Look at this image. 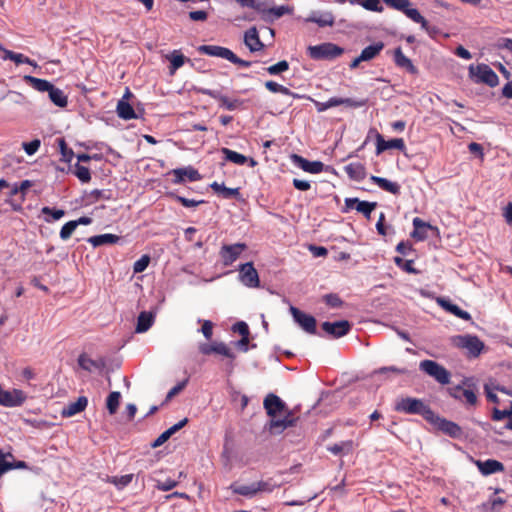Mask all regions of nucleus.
<instances>
[{"label":"nucleus","instance_id":"nucleus-1","mask_svg":"<svg viewBox=\"0 0 512 512\" xmlns=\"http://www.w3.org/2000/svg\"><path fill=\"white\" fill-rule=\"evenodd\" d=\"M263 405L267 415L272 418L268 425V430L272 434H280L286 428L295 425L297 418H294L290 411L283 419H275L277 414L287 409L286 404L277 395L273 393L268 394L264 399Z\"/></svg>","mask_w":512,"mask_h":512},{"label":"nucleus","instance_id":"nucleus-2","mask_svg":"<svg viewBox=\"0 0 512 512\" xmlns=\"http://www.w3.org/2000/svg\"><path fill=\"white\" fill-rule=\"evenodd\" d=\"M23 80L26 84L31 86L33 89H35L38 92H47L50 101L60 107L64 108L68 104V98L65 95V93L54 86L51 82L45 79H40L31 75H25L23 77Z\"/></svg>","mask_w":512,"mask_h":512},{"label":"nucleus","instance_id":"nucleus-3","mask_svg":"<svg viewBox=\"0 0 512 512\" xmlns=\"http://www.w3.org/2000/svg\"><path fill=\"white\" fill-rule=\"evenodd\" d=\"M394 409L397 412L421 415L428 422L434 417V411L424 401L417 398H401L396 402Z\"/></svg>","mask_w":512,"mask_h":512},{"label":"nucleus","instance_id":"nucleus-4","mask_svg":"<svg viewBox=\"0 0 512 512\" xmlns=\"http://www.w3.org/2000/svg\"><path fill=\"white\" fill-rule=\"evenodd\" d=\"M343 53L344 49L342 47L331 42H325L307 48V54L314 60H333L340 57Z\"/></svg>","mask_w":512,"mask_h":512},{"label":"nucleus","instance_id":"nucleus-5","mask_svg":"<svg viewBox=\"0 0 512 512\" xmlns=\"http://www.w3.org/2000/svg\"><path fill=\"white\" fill-rule=\"evenodd\" d=\"M419 368L442 385L450 382V372L436 361L428 359L423 360L420 362Z\"/></svg>","mask_w":512,"mask_h":512},{"label":"nucleus","instance_id":"nucleus-6","mask_svg":"<svg viewBox=\"0 0 512 512\" xmlns=\"http://www.w3.org/2000/svg\"><path fill=\"white\" fill-rule=\"evenodd\" d=\"M27 399V395L20 389L4 390L0 384V405L4 407H19Z\"/></svg>","mask_w":512,"mask_h":512},{"label":"nucleus","instance_id":"nucleus-7","mask_svg":"<svg viewBox=\"0 0 512 512\" xmlns=\"http://www.w3.org/2000/svg\"><path fill=\"white\" fill-rule=\"evenodd\" d=\"M246 249L247 245L245 243L223 245L219 252L223 265L230 266L233 264Z\"/></svg>","mask_w":512,"mask_h":512},{"label":"nucleus","instance_id":"nucleus-8","mask_svg":"<svg viewBox=\"0 0 512 512\" xmlns=\"http://www.w3.org/2000/svg\"><path fill=\"white\" fill-rule=\"evenodd\" d=\"M429 422L434 424L444 434L452 438L458 439L463 434L462 428L457 423L447 420L445 418H441L435 413L434 417L432 418V420H429Z\"/></svg>","mask_w":512,"mask_h":512},{"label":"nucleus","instance_id":"nucleus-9","mask_svg":"<svg viewBox=\"0 0 512 512\" xmlns=\"http://www.w3.org/2000/svg\"><path fill=\"white\" fill-rule=\"evenodd\" d=\"M239 279L247 287L256 288L260 285L257 270L252 262L241 264L239 267Z\"/></svg>","mask_w":512,"mask_h":512},{"label":"nucleus","instance_id":"nucleus-10","mask_svg":"<svg viewBox=\"0 0 512 512\" xmlns=\"http://www.w3.org/2000/svg\"><path fill=\"white\" fill-rule=\"evenodd\" d=\"M321 328L331 337L340 338L350 332L352 325L348 320H340L336 322L326 321L321 324Z\"/></svg>","mask_w":512,"mask_h":512},{"label":"nucleus","instance_id":"nucleus-11","mask_svg":"<svg viewBox=\"0 0 512 512\" xmlns=\"http://www.w3.org/2000/svg\"><path fill=\"white\" fill-rule=\"evenodd\" d=\"M290 312L294 321L298 323L304 331L309 334H316V319L313 316L302 312L294 306L290 307Z\"/></svg>","mask_w":512,"mask_h":512},{"label":"nucleus","instance_id":"nucleus-12","mask_svg":"<svg viewBox=\"0 0 512 512\" xmlns=\"http://www.w3.org/2000/svg\"><path fill=\"white\" fill-rule=\"evenodd\" d=\"M345 206L347 209H355L357 212L362 213L366 219L371 218V213L375 210L377 203L362 201L358 198H346Z\"/></svg>","mask_w":512,"mask_h":512},{"label":"nucleus","instance_id":"nucleus-13","mask_svg":"<svg viewBox=\"0 0 512 512\" xmlns=\"http://www.w3.org/2000/svg\"><path fill=\"white\" fill-rule=\"evenodd\" d=\"M202 94L207 95L215 100H217L220 103L221 107H224L225 109L229 111H233L237 109L241 104L242 101L239 99H230L225 95H222L219 91L211 90V89H201L200 90Z\"/></svg>","mask_w":512,"mask_h":512},{"label":"nucleus","instance_id":"nucleus-14","mask_svg":"<svg viewBox=\"0 0 512 512\" xmlns=\"http://www.w3.org/2000/svg\"><path fill=\"white\" fill-rule=\"evenodd\" d=\"M170 174L174 176L173 183L181 184L185 182V180H189L190 182L199 181L201 179V175L195 168L189 166L185 168H177L173 169Z\"/></svg>","mask_w":512,"mask_h":512},{"label":"nucleus","instance_id":"nucleus-15","mask_svg":"<svg viewBox=\"0 0 512 512\" xmlns=\"http://www.w3.org/2000/svg\"><path fill=\"white\" fill-rule=\"evenodd\" d=\"M475 75L479 82L485 83L490 87H495L499 83L497 74L487 64H479L476 67Z\"/></svg>","mask_w":512,"mask_h":512},{"label":"nucleus","instance_id":"nucleus-16","mask_svg":"<svg viewBox=\"0 0 512 512\" xmlns=\"http://www.w3.org/2000/svg\"><path fill=\"white\" fill-rule=\"evenodd\" d=\"M460 346L467 349L470 356L477 357L482 352L484 343L477 336L466 335L460 337Z\"/></svg>","mask_w":512,"mask_h":512},{"label":"nucleus","instance_id":"nucleus-17","mask_svg":"<svg viewBox=\"0 0 512 512\" xmlns=\"http://www.w3.org/2000/svg\"><path fill=\"white\" fill-rule=\"evenodd\" d=\"M291 159L294 164L299 166L305 172L318 174L324 170V164L321 161H309L297 154H293Z\"/></svg>","mask_w":512,"mask_h":512},{"label":"nucleus","instance_id":"nucleus-18","mask_svg":"<svg viewBox=\"0 0 512 512\" xmlns=\"http://www.w3.org/2000/svg\"><path fill=\"white\" fill-rule=\"evenodd\" d=\"M406 148L404 140L402 138H394L386 141L382 135L377 134L376 136V153L377 155L381 154L385 150L388 149H397L399 151H404Z\"/></svg>","mask_w":512,"mask_h":512},{"label":"nucleus","instance_id":"nucleus-19","mask_svg":"<svg viewBox=\"0 0 512 512\" xmlns=\"http://www.w3.org/2000/svg\"><path fill=\"white\" fill-rule=\"evenodd\" d=\"M474 464L477 466L480 473L484 476L504 472L505 470L503 463L495 459H487L485 461L475 460Z\"/></svg>","mask_w":512,"mask_h":512},{"label":"nucleus","instance_id":"nucleus-20","mask_svg":"<svg viewBox=\"0 0 512 512\" xmlns=\"http://www.w3.org/2000/svg\"><path fill=\"white\" fill-rule=\"evenodd\" d=\"M450 395L462 402L469 405H475L477 403V395L473 390L464 389L461 386H456L450 389Z\"/></svg>","mask_w":512,"mask_h":512},{"label":"nucleus","instance_id":"nucleus-21","mask_svg":"<svg viewBox=\"0 0 512 512\" xmlns=\"http://www.w3.org/2000/svg\"><path fill=\"white\" fill-rule=\"evenodd\" d=\"M198 51L208 56L220 57L226 60H229L232 54V50L217 45H202L198 48Z\"/></svg>","mask_w":512,"mask_h":512},{"label":"nucleus","instance_id":"nucleus-22","mask_svg":"<svg viewBox=\"0 0 512 512\" xmlns=\"http://www.w3.org/2000/svg\"><path fill=\"white\" fill-rule=\"evenodd\" d=\"M0 52L3 53V55L1 56L2 60H11V61L15 62L17 65L29 64L34 67L37 66V64L34 60L30 59L29 57L25 56L22 53H16L11 50H8V49L4 48L2 45H0Z\"/></svg>","mask_w":512,"mask_h":512},{"label":"nucleus","instance_id":"nucleus-23","mask_svg":"<svg viewBox=\"0 0 512 512\" xmlns=\"http://www.w3.org/2000/svg\"><path fill=\"white\" fill-rule=\"evenodd\" d=\"M244 43L251 52L260 51L264 47V44L260 40L258 31L255 27H252L245 32Z\"/></svg>","mask_w":512,"mask_h":512},{"label":"nucleus","instance_id":"nucleus-24","mask_svg":"<svg viewBox=\"0 0 512 512\" xmlns=\"http://www.w3.org/2000/svg\"><path fill=\"white\" fill-rule=\"evenodd\" d=\"M88 405V399L85 396H80L75 402L68 403L62 410L63 417H72L82 411Z\"/></svg>","mask_w":512,"mask_h":512},{"label":"nucleus","instance_id":"nucleus-25","mask_svg":"<svg viewBox=\"0 0 512 512\" xmlns=\"http://www.w3.org/2000/svg\"><path fill=\"white\" fill-rule=\"evenodd\" d=\"M394 62L396 66L405 69L407 72L411 74L415 75L418 73L417 67L412 63V61L408 57L404 55L400 47L394 50Z\"/></svg>","mask_w":512,"mask_h":512},{"label":"nucleus","instance_id":"nucleus-26","mask_svg":"<svg viewBox=\"0 0 512 512\" xmlns=\"http://www.w3.org/2000/svg\"><path fill=\"white\" fill-rule=\"evenodd\" d=\"M370 181L376 184L382 190L393 195H399L401 192V186L397 182H392L386 178L371 175Z\"/></svg>","mask_w":512,"mask_h":512},{"label":"nucleus","instance_id":"nucleus-27","mask_svg":"<svg viewBox=\"0 0 512 512\" xmlns=\"http://www.w3.org/2000/svg\"><path fill=\"white\" fill-rule=\"evenodd\" d=\"M344 170L351 180L360 182L366 178V168L362 163H350L344 167Z\"/></svg>","mask_w":512,"mask_h":512},{"label":"nucleus","instance_id":"nucleus-28","mask_svg":"<svg viewBox=\"0 0 512 512\" xmlns=\"http://www.w3.org/2000/svg\"><path fill=\"white\" fill-rule=\"evenodd\" d=\"M437 303L446 311L450 312L451 314L455 315L456 317L463 319V320H469L471 318L470 314L467 311L462 310L459 306L456 304L451 303L449 300L444 298H438Z\"/></svg>","mask_w":512,"mask_h":512},{"label":"nucleus","instance_id":"nucleus-29","mask_svg":"<svg viewBox=\"0 0 512 512\" xmlns=\"http://www.w3.org/2000/svg\"><path fill=\"white\" fill-rule=\"evenodd\" d=\"M210 187L216 194L224 199H239L241 196L239 188H228L224 184H220L218 182H213Z\"/></svg>","mask_w":512,"mask_h":512},{"label":"nucleus","instance_id":"nucleus-30","mask_svg":"<svg viewBox=\"0 0 512 512\" xmlns=\"http://www.w3.org/2000/svg\"><path fill=\"white\" fill-rule=\"evenodd\" d=\"M116 111L121 119L131 120L137 118V115L132 105L124 99L118 101Z\"/></svg>","mask_w":512,"mask_h":512},{"label":"nucleus","instance_id":"nucleus-31","mask_svg":"<svg viewBox=\"0 0 512 512\" xmlns=\"http://www.w3.org/2000/svg\"><path fill=\"white\" fill-rule=\"evenodd\" d=\"M413 226L414 231L411 233V236L420 241L427 238L426 229H432V225L426 223L419 217L413 219Z\"/></svg>","mask_w":512,"mask_h":512},{"label":"nucleus","instance_id":"nucleus-32","mask_svg":"<svg viewBox=\"0 0 512 512\" xmlns=\"http://www.w3.org/2000/svg\"><path fill=\"white\" fill-rule=\"evenodd\" d=\"M353 449V440L341 441L340 443H335L327 447V450L331 452L333 455H348L352 453Z\"/></svg>","mask_w":512,"mask_h":512},{"label":"nucleus","instance_id":"nucleus-33","mask_svg":"<svg viewBox=\"0 0 512 512\" xmlns=\"http://www.w3.org/2000/svg\"><path fill=\"white\" fill-rule=\"evenodd\" d=\"M166 58L170 61L169 71L173 75L188 60L180 50H173Z\"/></svg>","mask_w":512,"mask_h":512},{"label":"nucleus","instance_id":"nucleus-34","mask_svg":"<svg viewBox=\"0 0 512 512\" xmlns=\"http://www.w3.org/2000/svg\"><path fill=\"white\" fill-rule=\"evenodd\" d=\"M154 322V315L151 312L143 311L137 318L136 332L144 333L150 329Z\"/></svg>","mask_w":512,"mask_h":512},{"label":"nucleus","instance_id":"nucleus-35","mask_svg":"<svg viewBox=\"0 0 512 512\" xmlns=\"http://www.w3.org/2000/svg\"><path fill=\"white\" fill-rule=\"evenodd\" d=\"M384 47L385 45L382 41L376 42L372 45L365 47L360 53L361 59H363L364 61H370L376 58L384 49Z\"/></svg>","mask_w":512,"mask_h":512},{"label":"nucleus","instance_id":"nucleus-36","mask_svg":"<svg viewBox=\"0 0 512 512\" xmlns=\"http://www.w3.org/2000/svg\"><path fill=\"white\" fill-rule=\"evenodd\" d=\"M119 239L120 237L114 234H101L90 237L88 242L94 247H98L102 245L115 244Z\"/></svg>","mask_w":512,"mask_h":512},{"label":"nucleus","instance_id":"nucleus-37","mask_svg":"<svg viewBox=\"0 0 512 512\" xmlns=\"http://www.w3.org/2000/svg\"><path fill=\"white\" fill-rule=\"evenodd\" d=\"M134 475L133 474H126L122 476H106L104 479L105 482L113 484L117 489L121 490L128 486L132 480Z\"/></svg>","mask_w":512,"mask_h":512},{"label":"nucleus","instance_id":"nucleus-38","mask_svg":"<svg viewBox=\"0 0 512 512\" xmlns=\"http://www.w3.org/2000/svg\"><path fill=\"white\" fill-rule=\"evenodd\" d=\"M230 489L234 494L245 497H253L256 495L255 483L251 485H238L237 483H233L230 485Z\"/></svg>","mask_w":512,"mask_h":512},{"label":"nucleus","instance_id":"nucleus-39","mask_svg":"<svg viewBox=\"0 0 512 512\" xmlns=\"http://www.w3.org/2000/svg\"><path fill=\"white\" fill-rule=\"evenodd\" d=\"M221 152L225 156V160L235 164L244 165L248 161V158L245 155L233 151L229 148H222Z\"/></svg>","mask_w":512,"mask_h":512},{"label":"nucleus","instance_id":"nucleus-40","mask_svg":"<svg viewBox=\"0 0 512 512\" xmlns=\"http://www.w3.org/2000/svg\"><path fill=\"white\" fill-rule=\"evenodd\" d=\"M211 354H219L230 359L235 358L234 352L224 342H212Z\"/></svg>","mask_w":512,"mask_h":512},{"label":"nucleus","instance_id":"nucleus-41","mask_svg":"<svg viewBox=\"0 0 512 512\" xmlns=\"http://www.w3.org/2000/svg\"><path fill=\"white\" fill-rule=\"evenodd\" d=\"M388 7L401 11L407 16L408 11H413L415 8H411L409 0H382Z\"/></svg>","mask_w":512,"mask_h":512},{"label":"nucleus","instance_id":"nucleus-42","mask_svg":"<svg viewBox=\"0 0 512 512\" xmlns=\"http://www.w3.org/2000/svg\"><path fill=\"white\" fill-rule=\"evenodd\" d=\"M121 394L118 391L111 392L106 400V407L110 415H114L119 407Z\"/></svg>","mask_w":512,"mask_h":512},{"label":"nucleus","instance_id":"nucleus-43","mask_svg":"<svg viewBox=\"0 0 512 512\" xmlns=\"http://www.w3.org/2000/svg\"><path fill=\"white\" fill-rule=\"evenodd\" d=\"M88 201L90 204L92 203H95L101 199L103 200H112L113 199V195H112V192L111 190H99V189H95V190H92L88 196Z\"/></svg>","mask_w":512,"mask_h":512},{"label":"nucleus","instance_id":"nucleus-44","mask_svg":"<svg viewBox=\"0 0 512 512\" xmlns=\"http://www.w3.org/2000/svg\"><path fill=\"white\" fill-rule=\"evenodd\" d=\"M265 87L267 90H269L272 93H281L283 95L293 96L297 97L295 93H293L289 88L278 84L275 81L269 80L265 82Z\"/></svg>","mask_w":512,"mask_h":512},{"label":"nucleus","instance_id":"nucleus-45","mask_svg":"<svg viewBox=\"0 0 512 512\" xmlns=\"http://www.w3.org/2000/svg\"><path fill=\"white\" fill-rule=\"evenodd\" d=\"M309 22L318 24L320 27L333 26L334 16L331 13L320 14L319 16H312L308 18Z\"/></svg>","mask_w":512,"mask_h":512},{"label":"nucleus","instance_id":"nucleus-46","mask_svg":"<svg viewBox=\"0 0 512 512\" xmlns=\"http://www.w3.org/2000/svg\"><path fill=\"white\" fill-rule=\"evenodd\" d=\"M264 14L273 16V18H280L285 14H292L293 13V7L289 6H279V7H272L267 10L262 11Z\"/></svg>","mask_w":512,"mask_h":512},{"label":"nucleus","instance_id":"nucleus-47","mask_svg":"<svg viewBox=\"0 0 512 512\" xmlns=\"http://www.w3.org/2000/svg\"><path fill=\"white\" fill-rule=\"evenodd\" d=\"M407 17L411 19L415 23H419L421 28L426 32L428 31L430 24L429 22L420 14V12L415 8L413 11H408Z\"/></svg>","mask_w":512,"mask_h":512},{"label":"nucleus","instance_id":"nucleus-48","mask_svg":"<svg viewBox=\"0 0 512 512\" xmlns=\"http://www.w3.org/2000/svg\"><path fill=\"white\" fill-rule=\"evenodd\" d=\"M394 263L404 270L407 273L416 274L418 271L414 268L413 260H404L403 258L397 256L394 258Z\"/></svg>","mask_w":512,"mask_h":512},{"label":"nucleus","instance_id":"nucleus-49","mask_svg":"<svg viewBox=\"0 0 512 512\" xmlns=\"http://www.w3.org/2000/svg\"><path fill=\"white\" fill-rule=\"evenodd\" d=\"M57 143H58V147L60 149L61 155H62V160L66 161V162H70L72 157L74 156L72 149H70L67 146V143L64 138L57 139Z\"/></svg>","mask_w":512,"mask_h":512},{"label":"nucleus","instance_id":"nucleus-50","mask_svg":"<svg viewBox=\"0 0 512 512\" xmlns=\"http://www.w3.org/2000/svg\"><path fill=\"white\" fill-rule=\"evenodd\" d=\"M42 214L51 216L52 219L46 218V222H51L52 220H59L65 215V211L62 209H55L45 206L41 209Z\"/></svg>","mask_w":512,"mask_h":512},{"label":"nucleus","instance_id":"nucleus-51","mask_svg":"<svg viewBox=\"0 0 512 512\" xmlns=\"http://www.w3.org/2000/svg\"><path fill=\"white\" fill-rule=\"evenodd\" d=\"M279 485H277L276 483L273 482L272 479H268L266 481H259V482H256L255 483V489H256V494L258 492H272L275 487H278Z\"/></svg>","mask_w":512,"mask_h":512},{"label":"nucleus","instance_id":"nucleus-52","mask_svg":"<svg viewBox=\"0 0 512 512\" xmlns=\"http://www.w3.org/2000/svg\"><path fill=\"white\" fill-rule=\"evenodd\" d=\"M288 69H289V63L286 60H281L278 63L266 68L267 72L270 75H278L282 72L287 71Z\"/></svg>","mask_w":512,"mask_h":512},{"label":"nucleus","instance_id":"nucleus-53","mask_svg":"<svg viewBox=\"0 0 512 512\" xmlns=\"http://www.w3.org/2000/svg\"><path fill=\"white\" fill-rule=\"evenodd\" d=\"M75 175L83 183H87L91 180L89 169L86 166H82L80 164H76L75 166Z\"/></svg>","mask_w":512,"mask_h":512},{"label":"nucleus","instance_id":"nucleus-54","mask_svg":"<svg viewBox=\"0 0 512 512\" xmlns=\"http://www.w3.org/2000/svg\"><path fill=\"white\" fill-rule=\"evenodd\" d=\"M360 5L368 11L381 13L384 10L380 0H362Z\"/></svg>","mask_w":512,"mask_h":512},{"label":"nucleus","instance_id":"nucleus-55","mask_svg":"<svg viewBox=\"0 0 512 512\" xmlns=\"http://www.w3.org/2000/svg\"><path fill=\"white\" fill-rule=\"evenodd\" d=\"M323 301L332 308H339L343 305L342 299L335 293L324 295Z\"/></svg>","mask_w":512,"mask_h":512},{"label":"nucleus","instance_id":"nucleus-56","mask_svg":"<svg viewBox=\"0 0 512 512\" xmlns=\"http://www.w3.org/2000/svg\"><path fill=\"white\" fill-rule=\"evenodd\" d=\"M78 364L79 366L86 370V371H92L93 368H97V363L93 359L89 358L88 356L82 354L78 358Z\"/></svg>","mask_w":512,"mask_h":512},{"label":"nucleus","instance_id":"nucleus-57","mask_svg":"<svg viewBox=\"0 0 512 512\" xmlns=\"http://www.w3.org/2000/svg\"><path fill=\"white\" fill-rule=\"evenodd\" d=\"M75 229H76V222H73V220L65 223L60 230V238L62 240L69 239L71 237V235L73 234V232L75 231Z\"/></svg>","mask_w":512,"mask_h":512},{"label":"nucleus","instance_id":"nucleus-58","mask_svg":"<svg viewBox=\"0 0 512 512\" xmlns=\"http://www.w3.org/2000/svg\"><path fill=\"white\" fill-rule=\"evenodd\" d=\"M6 456L12 457V454H5L2 450H0V476L5 472L13 469V463L8 462L6 460Z\"/></svg>","mask_w":512,"mask_h":512},{"label":"nucleus","instance_id":"nucleus-59","mask_svg":"<svg viewBox=\"0 0 512 512\" xmlns=\"http://www.w3.org/2000/svg\"><path fill=\"white\" fill-rule=\"evenodd\" d=\"M40 145H41V141L39 139H34L30 142L22 143V147L28 155L35 154L38 151V149L40 148Z\"/></svg>","mask_w":512,"mask_h":512},{"label":"nucleus","instance_id":"nucleus-60","mask_svg":"<svg viewBox=\"0 0 512 512\" xmlns=\"http://www.w3.org/2000/svg\"><path fill=\"white\" fill-rule=\"evenodd\" d=\"M150 257L148 255H143L140 259H138L133 265L134 273L143 272L147 266L149 265Z\"/></svg>","mask_w":512,"mask_h":512},{"label":"nucleus","instance_id":"nucleus-61","mask_svg":"<svg viewBox=\"0 0 512 512\" xmlns=\"http://www.w3.org/2000/svg\"><path fill=\"white\" fill-rule=\"evenodd\" d=\"M176 201H178L179 203H181L184 207H196L200 204H203L205 203L204 200H194V199H188V198H185L183 196H179V195H172Z\"/></svg>","mask_w":512,"mask_h":512},{"label":"nucleus","instance_id":"nucleus-62","mask_svg":"<svg viewBox=\"0 0 512 512\" xmlns=\"http://www.w3.org/2000/svg\"><path fill=\"white\" fill-rule=\"evenodd\" d=\"M201 332L207 340H210L213 335V323L210 320H203Z\"/></svg>","mask_w":512,"mask_h":512},{"label":"nucleus","instance_id":"nucleus-63","mask_svg":"<svg viewBox=\"0 0 512 512\" xmlns=\"http://www.w3.org/2000/svg\"><path fill=\"white\" fill-rule=\"evenodd\" d=\"M366 104V100H355L352 98H341V105H346L352 108H359Z\"/></svg>","mask_w":512,"mask_h":512},{"label":"nucleus","instance_id":"nucleus-64","mask_svg":"<svg viewBox=\"0 0 512 512\" xmlns=\"http://www.w3.org/2000/svg\"><path fill=\"white\" fill-rule=\"evenodd\" d=\"M176 485H177V481H175L173 479H166L163 482H158L157 488L161 491L166 492V491L172 490L174 487H176Z\"/></svg>","mask_w":512,"mask_h":512}]
</instances>
